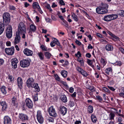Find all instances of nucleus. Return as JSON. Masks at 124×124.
<instances>
[{"instance_id": "1", "label": "nucleus", "mask_w": 124, "mask_h": 124, "mask_svg": "<svg viewBox=\"0 0 124 124\" xmlns=\"http://www.w3.org/2000/svg\"><path fill=\"white\" fill-rule=\"evenodd\" d=\"M26 26L24 23L22 22L20 23L18 27V31L19 34L20 33H26Z\"/></svg>"}, {"instance_id": "2", "label": "nucleus", "mask_w": 124, "mask_h": 124, "mask_svg": "<svg viewBox=\"0 0 124 124\" xmlns=\"http://www.w3.org/2000/svg\"><path fill=\"white\" fill-rule=\"evenodd\" d=\"M10 14L8 13H4L3 16V23L8 24L10 22Z\"/></svg>"}, {"instance_id": "3", "label": "nucleus", "mask_w": 124, "mask_h": 124, "mask_svg": "<svg viewBox=\"0 0 124 124\" xmlns=\"http://www.w3.org/2000/svg\"><path fill=\"white\" fill-rule=\"evenodd\" d=\"M6 36L7 38H11L12 35V29L11 25H8L6 30Z\"/></svg>"}, {"instance_id": "4", "label": "nucleus", "mask_w": 124, "mask_h": 124, "mask_svg": "<svg viewBox=\"0 0 124 124\" xmlns=\"http://www.w3.org/2000/svg\"><path fill=\"white\" fill-rule=\"evenodd\" d=\"M30 62L27 59H23L20 62L21 66L23 68H25L28 67L30 65Z\"/></svg>"}, {"instance_id": "5", "label": "nucleus", "mask_w": 124, "mask_h": 124, "mask_svg": "<svg viewBox=\"0 0 124 124\" xmlns=\"http://www.w3.org/2000/svg\"><path fill=\"white\" fill-rule=\"evenodd\" d=\"M48 112L49 115L53 117H55L57 116V115L53 106H51L49 108Z\"/></svg>"}, {"instance_id": "6", "label": "nucleus", "mask_w": 124, "mask_h": 124, "mask_svg": "<svg viewBox=\"0 0 124 124\" xmlns=\"http://www.w3.org/2000/svg\"><path fill=\"white\" fill-rule=\"evenodd\" d=\"M37 119L39 122L40 124H42L43 122L44 119L40 110H38L37 112Z\"/></svg>"}, {"instance_id": "7", "label": "nucleus", "mask_w": 124, "mask_h": 124, "mask_svg": "<svg viewBox=\"0 0 124 124\" xmlns=\"http://www.w3.org/2000/svg\"><path fill=\"white\" fill-rule=\"evenodd\" d=\"M6 53L8 55H12L14 53V49L13 46L11 48H6L5 49Z\"/></svg>"}, {"instance_id": "8", "label": "nucleus", "mask_w": 124, "mask_h": 124, "mask_svg": "<svg viewBox=\"0 0 124 124\" xmlns=\"http://www.w3.org/2000/svg\"><path fill=\"white\" fill-rule=\"evenodd\" d=\"M26 106L29 108H32L33 106V103L29 98H27L25 101Z\"/></svg>"}, {"instance_id": "9", "label": "nucleus", "mask_w": 124, "mask_h": 124, "mask_svg": "<svg viewBox=\"0 0 124 124\" xmlns=\"http://www.w3.org/2000/svg\"><path fill=\"white\" fill-rule=\"evenodd\" d=\"M18 117L22 121L28 120V117L26 114L21 113L19 114Z\"/></svg>"}, {"instance_id": "10", "label": "nucleus", "mask_w": 124, "mask_h": 124, "mask_svg": "<svg viewBox=\"0 0 124 124\" xmlns=\"http://www.w3.org/2000/svg\"><path fill=\"white\" fill-rule=\"evenodd\" d=\"M35 84L34 80L32 78H30L27 81V85L29 88L33 87L34 85V84Z\"/></svg>"}, {"instance_id": "11", "label": "nucleus", "mask_w": 124, "mask_h": 124, "mask_svg": "<svg viewBox=\"0 0 124 124\" xmlns=\"http://www.w3.org/2000/svg\"><path fill=\"white\" fill-rule=\"evenodd\" d=\"M18 61L16 58L13 59L11 62V65L12 68L16 69L17 67V64L18 63Z\"/></svg>"}, {"instance_id": "12", "label": "nucleus", "mask_w": 124, "mask_h": 124, "mask_svg": "<svg viewBox=\"0 0 124 124\" xmlns=\"http://www.w3.org/2000/svg\"><path fill=\"white\" fill-rule=\"evenodd\" d=\"M96 12L99 14H104L108 12L107 9L104 10L101 8H97L96 9Z\"/></svg>"}, {"instance_id": "13", "label": "nucleus", "mask_w": 124, "mask_h": 124, "mask_svg": "<svg viewBox=\"0 0 124 124\" xmlns=\"http://www.w3.org/2000/svg\"><path fill=\"white\" fill-rule=\"evenodd\" d=\"M23 53L25 54L27 56H32L33 53L32 51L27 48H26L24 50Z\"/></svg>"}, {"instance_id": "14", "label": "nucleus", "mask_w": 124, "mask_h": 124, "mask_svg": "<svg viewBox=\"0 0 124 124\" xmlns=\"http://www.w3.org/2000/svg\"><path fill=\"white\" fill-rule=\"evenodd\" d=\"M36 30V27L33 24H31L30 26V29L28 33L30 34H31L32 32H35Z\"/></svg>"}, {"instance_id": "15", "label": "nucleus", "mask_w": 124, "mask_h": 124, "mask_svg": "<svg viewBox=\"0 0 124 124\" xmlns=\"http://www.w3.org/2000/svg\"><path fill=\"white\" fill-rule=\"evenodd\" d=\"M61 113L63 116L66 113L67 109L64 106H61L60 107V109Z\"/></svg>"}, {"instance_id": "16", "label": "nucleus", "mask_w": 124, "mask_h": 124, "mask_svg": "<svg viewBox=\"0 0 124 124\" xmlns=\"http://www.w3.org/2000/svg\"><path fill=\"white\" fill-rule=\"evenodd\" d=\"M4 119V124H11V119L8 116H5Z\"/></svg>"}, {"instance_id": "17", "label": "nucleus", "mask_w": 124, "mask_h": 124, "mask_svg": "<svg viewBox=\"0 0 124 124\" xmlns=\"http://www.w3.org/2000/svg\"><path fill=\"white\" fill-rule=\"evenodd\" d=\"M20 36L19 34V33H17V32L16 33V36L15 37V41L14 44H16L17 43H19L20 41Z\"/></svg>"}, {"instance_id": "18", "label": "nucleus", "mask_w": 124, "mask_h": 124, "mask_svg": "<svg viewBox=\"0 0 124 124\" xmlns=\"http://www.w3.org/2000/svg\"><path fill=\"white\" fill-rule=\"evenodd\" d=\"M18 85L19 87L21 88L23 83L22 80L20 77H18L17 79Z\"/></svg>"}, {"instance_id": "19", "label": "nucleus", "mask_w": 124, "mask_h": 124, "mask_svg": "<svg viewBox=\"0 0 124 124\" xmlns=\"http://www.w3.org/2000/svg\"><path fill=\"white\" fill-rule=\"evenodd\" d=\"M1 105L2 106V109L3 110H5L7 108V106L6 102L5 101L0 102Z\"/></svg>"}, {"instance_id": "20", "label": "nucleus", "mask_w": 124, "mask_h": 124, "mask_svg": "<svg viewBox=\"0 0 124 124\" xmlns=\"http://www.w3.org/2000/svg\"><path fill=\"white\" fill-rule=\"evenodd\" d=\"M5 28L4 24L1 22H0V35L4 31Z\"/></svg>"}, {"instance_id": "21", "label": "nucleus", "mask_w": 124, "mask_h": 124, "mask_svg": "<svg viewBox=\"0 0 124 124\" xmlns=\"http://www.w3.org/2000/svg\"><path fill=\"white\" fill-rule=\"evenodd\" d=\"M31 88H34L35 89V92H39V88L38 86V84L37 83H35L34 84L33 87H31Z\"/></svg>"}, {"instance_id": "22", "label": "nucleus", "mask_w": 124, "mask_h": 124, "mask_svg": "<svg viewBox=\"0 0 124 124\" xmlns=\"http://www.w3.org/2000/svg\"><path fill=\"white\" fill-rule=\"evenodd\" d=\"M108 7V4L105 3H101L100 7L104 10H105V9H107Z\"/></svg>"}, {"instance_id": "23", "label": "nucleus", "mask_w": 124, "mask_h": 124, "mask_svg": "<svg viewBox=\"0 0 124 124\" xmlns=\"http://www.w3.org/2000/svg\"><path fill=\"white\" fill-rule=\"evenodd\" d=\"M104 19L105 21H109L112 20L111 15L105 16L104 17Z\"/></svg>"}, {"instance_id": "24", "label": "nucleus", "mask_w": 124, "mask_h": 124, "mask_svg": "<svg viewBox=\"0 0 124 124\" xmlns=\"http://www.w3.org/2000/svg\"><path fill=\"white\" fill-rule=\"evenodd\" d=\"M105 48L106 49L107 51H112L113 49V46L110 44L107 45Z\"/></svg>"}, {"instance_id": "25", "label": "nucleus", "mask_w": 124, "mask_h": 124, "mask_svg": "<svg viewBox=\"0 0 124 124\" xmlns=\"http://www.w3.org/2000/svg\"><path fill=\"white\" fill-rule=\"evenodd\" d=\"M60 99L62 101L64 102H66L67 101L66 97L65 95H61L60 97Z\"/></svg>"}, {"instance_id": "26", "label": "nucleus", "mask_w": 124, "mask_h": 124, "mask_svg": "<svg viewBox=\"0 0 124 124\" xmlns=\"http://www.w3.org/2000/svg\"><path fill=\"white\" fill-rule=\"evenodd\" d=\"M71 16L75 21L77 22L78 20V16L74 13H71Z\"/></svg>"}, {"instance_id": "27", "label": "nucleus", "mask_w": 124, "mask_h": 124, "mask_svg": "<svg viewBox=\"0 0 124 124\" xmlns=\"http://www.w3.org/2000/svg\"><path fill=\"white\" fill-rule=\"evenodd\" d=\"M61 74L64 78H65L67 77V72L66 71L63 70L61 71Z\"/></svg>"}, {"instance_id": "28", "label": "nucleus", "mask_w": 124, "mask_h": 124, "mask_svg": "<svg viewBox=\"0 0 124 124\" xmlns=\"http://www.w3.org/2000/svg\"><path fill=\"white\" fill-rule=\"evenodd\" d=\"M40 7L38 3L37 2H34L32 4V7L33 8H39Z\"/></svg>"}, {"instance_id": "29", "label": "nucleus", "mask_w": 124, "mask_h": 124, "mask_svg": "<svg viewBox=\"0 0 124 124\" xmlns=\"http://www.w3.org/2000/svg\"><path fill=\"white\" fill-rule=\"evenodd\" d=\"M6 89V87L4 86H2L0 88L2 93L4 94H6L7 93Z\"/></svg>"}, {"instance_id": "30", "label": "nucleus", "mask_w": 124, "mask_h": 124, "mask_svg": "<svg viewBox=\"0 0 124 124\" xmlns=\"http://www.w3.org/2000/svg\"><path fill=\"white\" fill-rule=\"evenodd\" d=\"M112 72V70L111 68H107L105 70V72L108 75H109L110 73Z\"/></svg>"}, {"instance_id": "31", "label": "nucleus", "mask_w": 124, "mask_h": 124, "mask_svg": "<svg viewBox=\"0 0 124 124\" xmlns=\"http://www.w3.org/2000/svg\"><path fill=\"white\" fill-rule=\"evenodd\" d=\"M87 110L89 113H92L93 111V107L91 105H89L88 107Z\"/></svg>"}, {"instance_id": "32", "label": "nucleus", "mask_w": 124, "mask_h": 124, "mask_svg": "<svg viewBox=\"0 0 124 124\" xmlns=\"http://www.w3.org/2000/svg\"><path fill=\"white\" fill-rule=\"evenodd\" d=\"M40 59L41 60H43L44 59V55L42 52H40L38 54Z\"/></svg>"}, {"instance_id": "33", "label": "nucleus", "mask_w": 124, "mask_h": 124, "mask_svg": "<svg viewBox=\"0 0 124 124\" xmlns=\"http://www.w3.org/2000/svg\"><path fill=\"white\" fill-rule=\"evenodd\" d=\"M80 73L82 74L83 76L85 77H86L88 75V74L87 72L84 70H82Z\"/></svg>"}, {"instance_id": "34", "label": "nucleus", "mask_w": 124, "mask_h": 124, "mask_svg": "<svg viewBox=\"0 0 124 124\" xmlns=\"http://www.w3.org/2000/svg\"><path fill=\"white\" fill-rule=\"evenodd\" d=\"M92 121L94 123L96 122L97 120L96 116L94 115H92L91 116Z\"/></svg>"}, {"instance_id": "35", "label": "nucleus", "mask_w": 124, "mask_h": 124, "mask_svg": "<svg viewBox=\"0 0 124 124\" xmlns=\"http://www.w3.org/2000/svg\"><path fill=\"white\" fill-rule=\"evenodd\" d=\"M54 77L55 79V80L59 82H60V81L61 80L59 76L57 74H54Z\"/></svg>"}, {"instance_id": "36", "label": "nucleus", "mask_w": 124, "mask_h": 124, "mask_svg": "<svg viewBox=\"0 0 124 124\" xmlns=\"http://www.w3.org/2000/svg\"><path fill=\"white\" fill-rule=\"evenodd\" d=\"M38 94V93H37L36 95L32 96V98L34 102L37 101L38 100L37 96Z\"/></svg>"}, {"instance_id": "37", "label": "nucleus", "mask_w": 124, "mask_h": 124, "mask_svg": "<svg viewBox=\"0 0 124 124\" xmlns=\"http://www.w3.org/2000/svg\"><path fill=\"white\" fill-rule=\"evenodd\" d=\"M54 40L55 44H56L57 46H60V48H62V46L60 45L58 40L56 39H55Z\"/></svg>"}, {"instance_id": "38", "label": "nucleus", "mask_w": 124, "mask_h": 124, "mask_svg": "<svg viewBox=\"0 0 124 124\" xmlns=\"http://www.w3.org/2000/svg\"><path fill=\"white\" fill-rule=\"evenodd\" d=\"M118 14L122 17H124V11L119 10L118 12Z\"/></svg>"}, {"instance_id": "39", "label": "nucleus", "mask_w": 124, "mask_h": 124, "mask_svg": "<svg viewBox=\"0 0 124 124\" xmlns=\"http://www.w3.org/2000/svg\"><path fill=\"white\" fill-rule=\"evenodd\" d=\"M45 55L46 57L49 59L51 56V54L48 52H46L45 53Z\"/></svg>"}, {"instance_id": "40", "label": "nucleus", "mask_w": 124, "mask_h": 124, "mask_svg": "<svg viewBox=\"0 0 124 124\" xmlns=\"http://www.w3.org/2000/svg\"><path fill=\"white\" fill-rule=\"evenodd\" d=\"M111 16L112 17V20L116 19L118 17V16L117 15L112 14L111 15Z\"/></svg>"}, {"instance_id": "41", "label": "nucleus", "mask_w": 124, "mask_h": 124, "mask_svg": "<svg viewBox=\"0 0 124 124\" xmlns=\"http://www.w3.org/2000/svg\"><path fill=\"white\" fill-rule=\"evenodd\" d=\"M102 91L103 92H105L108 93H110V91L109 90L108 88L105 87H103V88Z\"/></svg>"}, {"instance_id": "42", "label": "nucleus", "mask_w": 124, "mask_h": 124, "mask_svg": "<svg viewBox=\"0 0 124 124\" xmlns=\"http://www.w3.org/2000/svg\"><path fill=\"white\" fill-rule=\"evenodd\" d=\"M77 60L78 62H79L81 66H83L84 64V61L83 60H80L79 58L78 57L77 59Z\"/></svg>"}, {"instance_id": "43", "label": "nucleus", "mask_w": 124, "mask_h": 124, "mask_svg": "<svg viewBox=\"0 0 124 124\" xmlns=\"http://www.w3.org/2000/svg\"><path fill=\"white\" fill-rule=\"evenodd\" d=\"M96 97L97 99L99 101V102H101V101L103 100V99L102 97L99 95L96 96Z\"/></svg>"}, {"instance_id": "44", "label": "nucleus", "mask_w": 124, "mask_h": 124, "mask_svg": "<svg viewBox=\"0 0 124 124\" xmlns=\"http://www.w3.org/2000/svg\"><path fill=\"white\" fill-rule=\"evenodd\" d=\"M45 7L48 9L49 10V11L51 12L53 10L51 9V7L49 4H47L45 6Z\"/></svg>"}, {"instance_id": "45", "label": "nucleus", "mask_w": 124, "mask_h": 124, "mask_svg": "<svg viewBox=\"0 0 124 124\" xmlns=\"http://www.w3.org/2000/svg\"><path fill=\"white\" fill-rule=\"evenodd\" d=\"M40 48L43 50L44 51H47V48L46 47L43 45H42L40 46Z\"/></svg>"}, {"instance_id": "46", "label": "nucleus", "mask_w": 124, "mask_h": 124, "mask_svg": "<svg viewBox=\"0 0 124 124\" xmlns=\"http://www.w3.org/2000/svg\"><path fill=\"white\" fill-rule=\"evenodd\" d=\"M115 115L113 113H111L110 114L109 117V119L110 120H112L114 119V117L115 116Z\"/></svg>"}, {"instance_id": "47", "label": "nucleus", "mask_w": 124, "mask_h": 124, "mask_svg": "<svg viewBox=\"0 0 124 124\" xmlns=\"http://www.w3.org/2000/svg\"><path fill=\"white\" fill-rule=\"evenodd\" d=\"M16 100V97L15 96H14L12 100V103L14 105H15Z\"/></svg>"}, {"instance_id": "48", "label": "nucleus", "mask_w": 124, "mask_h": 124, "mask_svg": "<svg viewBox=\"0 0 124 124\" xmlns=\"http://www.w3.org/2000/svg\"><path fill=\"white\" fill-rule=\"evenodd\" d=\"M75 55L76 57H78V58H79L81 56V54L79 51H78L77 53L75 54Z\"/></svg>"}, {"instance_id": "49", "label": "nucleus", "mask_w": 124, "mask_h": 124, "mask_svg": "<svg viewBox=\"0 0 124 124\" xmlns=\"http://www.w3.org/2000/svg\"><path fill=\"white\" fill-rule=\"evenodd\" d=\"M8 79H9L10 82H12L14 80V78L12 76L9 75H8Z\"/></svg>"}, {"instance_id": "50", "label": "nucleus", "mask_w": 124, "mask_h": 124, "mask_svg": "<svg viewBox=\"0 0 124 124\" xmlns=\"http://www.w3.org/2000/svg\"><path fill=\"white\" fill-rule=\"evenodd\" d=\"M115 64L119 66H121L122 64V63L120 61H117L115 63Z\"/></svg>"}, {"instance_id": "51", "label": "nucleus", "mask_w": 124, "mask_h": 124, "mask_svg": "<svg viewBox=\"0 0 124 124\" xmlns=\"http://www.w3.org/2000/svg\"><path fill=\"white\" fill-rule=\"evenodd\" d=\"M100 61L101 62L103 66H104L105 65V62L104 59L101 58L100 60Z\"/></svg>"}, {"instance_id": "52", "label": "nucleus", "mask_w": 124, "mask_h": 124, "mask_svg": "<svg viewBox=\"0 0 124 124\" xmlns=\"http://www.w3.org/2000/svg\"><path fill=\"white\" fill-rule=\"evenodd\" d=\"M92 60L89 59H87V63L90 66L92 65Z\"/></svg>"}, {"instance_id": "53", "label": "nucleus", "mask_w": 124, "mask_h": 124, "mask_svg": "<svg viewBox=\"0 0 124 124\" xmlns=\"http://www.w3.org/2000/svg\"><path fill=\"white\" fill-rule=\"evenodd\" d=\"M50 45L52 47H53L55 46V44L54 40V41H53L51 42Z\"/></svg>"}, {"instance_id": "54", "label": "nucleus", "mask_w": 124, "mask_h": 124, "mask_svg": "<svg viewBox=\"0 0 124 124\" xmlns=\"http://www.w3.org/2000/svg\"><path fill=\"white\" fill-rule=\"evenodd\" d=\"M69 104L70 107H72L74 105V103L73 101H70Z\"/></svg>"}, {"instance_id": "55", "label": "nucleus", "mask_w": 124, "mask_h": 124, "mask_svg": "<svg viewBox=\"0 0 124 124\" xmlns=\"http://www.w3.org/2000/svg\"><path fill=\"white\" fill-rule=\"evenodd\" d=\"M60 82L61 83L63 84L66 87H67L68 86L66 83L65 82H64L62 80H61Z\"/></svg>"}, {"instance_id": "56", "label": "nucleus", "mask_w": 124, "mask_h": 124, "mask_svg": "<svg viewBox=\"0 0 124 124\" xmlns=\"http://www.w3.org/2000/svg\"><path fill=\"white\" fill-rule=\"evenodd\" d=\"M77 70L80 73L82 71V70H83L79 67H77Z\"/></svg>"}, {"instance_id": "57", "label": "nucleus", "mask_w": 124, "mask_h": 124, "mask_svg": "<svg viewBox=\"0 0 124 124\" xmlns=\"http://www.w3.org/2000/svg\"><path fill=\"white\" fill-rule=\"evenodd\" d=\"M48 120L49 122H54V121L53 118L51 117H49L48 119Z\"/></svg>"}, {"instance_id": "58", "label": "nucleus", "mask_w": 124, "mask_h": 124, "mask_svg": "<svg viewBox=\"0 0 124 124\" xmlns=\"http://www.w3.org/2000/svg\"><path fill=\"white\" fill-rule=\"evenodd\" d=\"M9 8L10 10H14L16 9L15 7L13 6L10 5L9 6Z\"/></svg>"}, {"instance_id": "59", "label": "nucleus", "mask_w": 124, "mask_h": 124, "mask_svg": "<svg viewBox=\"0 0 124 124\" xmlns=\"http://www.w3.org/2000/svg\"><path fill=\"white\" fill-rule=\"evenodd\" d=\"M112 36L115 39L117 40H119V38L117 36H116L114 35V34H113V35H112Z\"/></svg>"}, {"instance_id": "60", "label": "nucleus", "mask_w": 124, "mask_h": 124, "mask_svg": "<svg viewBox=\"0 0 124 124\" xmlns=\"http://www.w3.org/2000/svg\"><path fill=\"white\" fill-rule=\"evenodd\" d=\"M4 62V61L2 59H0V66L3 65Z\"/></svg>"}, {"instance_id": "61", "label": "nucleus", "mask_w": 124, "mask_h": 124, "mask_svg": "<svg viewBox=\"0 0 124 124\" xmlns=\"http://www.w3.org/2000/svg\"><path fill=\"white\" fill-rule=\"evenodd\" d=\"M85 56L87 57L90 58L91 57V55L90 53H88L86 54Z\"/></svg>"}, {"instance_id": "62", "label": "nucleus", "mask_w": 124, "mask_h": 124, "mask_svg": "<svg viewBox=\"0 0 124 124\" xmlns=\"http://www.w3.org/2000/svg\"><path fill=\"white\" fill-rule=\"evenodd\" d=\"M58 16L59 17V18H60L62 21H64V20L63 18V16L59 14H58Z\"/></svg>"}, {"instance_id": "63", "label": "nucleus", "mask_w": 124, "mask_h": 124, "mask_svg": "<svg viewBox=\"0 0 124 124\" xmlns=\"http://www.w3.org/2000/svg\"><path fill=\"white\" fill-rule=\"evenodd\" d=\"M76 43L78 46L80 45L81 44V43L78 40H76L75 41Z\"/></svg>"}, {"instance_id": "64", "label": "nucleus", "mask_w": 124, "mask_h": 124, "mask_svg": "<svg viewBox=\"0 0 124 124\" xmlns=\"http://www.w3.org/2000/svg\"><path fill=\"white\" fill-rule=\"evenodd\" d=\"M120 51L123 54H124V49L122 47H120L119 48Z\"/></svg>"}]
</instances>
